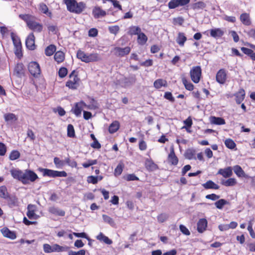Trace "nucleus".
<instances>
[{
	"instance_id": "nucleus-1",
	"label": "nucleus",
	"mask_w": 255,
	"mask_h": 255,
	"mask_svg": "<svg viewBox=\"0 0 255 255\" xmlns=\"http://www.w3.org/2000/svg\"><path fill=\"white\" fill-rule=\"evenodd\" d=\"M67 9L75 13H80L85 7V4L83 2H77L75 0H64Z\"/></svg>"
},
{
	"instance_id": "nucleus-2",
	"label": "nucleus",
	"mask_w": 255,
	"mask_h": 255,
	"mask_svg": "<svg viewBox=\"0 0 255 255\" xmlns=\"http://www.w3.org/2000/svg\"><path fill=\"white\" fill-rule=\"evenodd\" d=\"M69 250V247L67 246H61L57 244L50 245L48 244L43 245V251L45 253L49 254L56 252H66Z\"/></svg>"
},
{
	"instance_id": "nucleus-3",
	"label": "nucleus",
	"mask_w": 255,
	"mask_h": 255,
	"mask_svg": "<svg viewBox=\"0 0 255 255\" xmlns=\"http://www.w3.org/2000/svg\"><path fill=\"white\" fill-rule=\"evenodd\" d=\"M38 170L42 173L43 176L55 178L57 177H66L67 173L65 171H56L47 168H39Z\"/></svg>"
},
{
	"instance_id": "nucleus-4",
	"label": "nucleus",
	"mask_w": 255,
	"mask_h": 255,
	"mask_svg": "<svg viewBox=\"0 0 255 255\" xmlns=\"http://www.w3.org/2000/svg\"><path fill=\"white\" fill-rule=\"evenodd\" d=\"M202 74V70L201 67L197 66L193 67L190 70V75L191 79L195 83H198L200 80Z\"/></svg>"
},
{
	"instance_id": "nucleus-5",
	"label": "nucleus",
	"mask_w": 255,
	"mask_h": 255,
	"mask_svg": "<svg viewBox=\"0 0 255 255\" xmlns=\"http://www.w3.org/2000/svg\"><path fill=\"white\" fill-rule=\"evenodd\" d=\"M135 75L130 74L128 77H124L119 80V83L124 87H128L132 86L136 82Z\"/></svg>"
},
{
	"instance_id": "nucleus-6",
	"label": "nucleus",
	"mask_w": 255,
	"mask_h": 255,
	"mask_svg": "<svg viewBox=\"0 0 255 255\" xmlns=\"http://www.w3.org/2000/svg\"><path fill=\"white\" fill-rule=\"evenodd\" d=\"M28 70L30 73L34 77H37L41 73V70L39 65L36 62H31L29 63L28 66Z\"/></svg>"
},
{
	"instance_id": "nucleus-7",
	"label": "nucleus",
	"mask_w": 255,
	"mask_h": 255,
	"mask_svg": "<svg viewBox=\"0 0 255 255\" xmlns=\"http://www.w3.org/2000/svg\"><path fill=\"white\" fill-rule=\"evenodd\" d=\"M24 175L25 176V179L23 180L22 184L24 185L28 184L29 181L34 182L38 178L37 174L31 170H25Z\"/></svg>"
},
{
	"instance_id": "nucleus-8",
	"label": "nucleus",
	"mask_w": 255,
	"mask_h": 255,
	"mask_svg": "<svg viewBox=\"0 0 255 255\" xmlns=\"http://www.w3.org/2000/svg\"><path fill=\"white\" fill-rule=\"evenodd\" d=\"M10 172L12 177L14 179H16L22 183L23 182V180L25 179V177L24 175V171L18 169L13 168L10 170Z\"/></svg>"
},
{
	"instance_id": "nucleus-9",
	"label": "nucleus",
	"mask_w": 255,
	"mask_h": 255,
	"mask_svg": "<svg viewBox=\"0 0 255 255\" xmlns=\"http://www.w3.org/2000/svg\"><path fill=\"white\" fill-rule=\"evenodd\" d=\"M227 77V72L225 69H221L216 74V81L220 84H224L226 81Z\"/></svg>"
},
{
	"instance_id": "nucleus-10",
	"label": "nucleus",
	"mask_w": 255,
	"mask_h": 255,
	"mask_svg": "<svg viewBox=\"0 0 255 255\" xmlns=\"http://www.w3.org/2000/svg\"><path fill=\"white\" fill-rule=\"evenodd\" d=\"M130 48L127 46L125 48L116 47L114 49L115 55L119 57H124L128 54L130 51Z\"/></svg>"
},
{
	"instance_id": "nucleus-11",
	"label": "nucleus",
	"mask_w": 255,
	"mask_h": 255,
	"mask_svg": "<svg viewBox=\"0 0 255 255\" xmlns=\"http://www.w3.org/2000/svg\"><path fill=\"white\" fill-rule=\"evenodd\" d=\"M25 45L27 49L33 50L35 48V37L33 33H31L27 36Z\"/></svg>"
},
{
	"instance_id": "nucleus-12",
	"label": "nucleus",
	"mask_w": 255,
	"mask_h": 255,
	"mask_svg": "<svg viewBox=\"0 0 255 255\" xmlns=\"http://www.w3.org/2000/svg\"><path fill=\"white\" fill-rule=\"evenodd\" d=\"M86 106H87L86 104L82 101L75 104L74 107L72 109V111L76 117H79L81 114L83 108Z\"/></svg>"
},
{
	"instance_id": "nucleus-13",
	"label": "nucleus",
	"mask_w": 255,
	"mask_h": 255,
	"mask_svg": "<svg viewBox=\"0 0 255 255\" xmlns=\"http://www.w3.org/2000/svg\"><path fill=\"white\" fill-rule=\"evenodd\" d=\"M27 26L30 29L37 32H40L43 29L42 24L32 20L31 21H27Z\"/></svg>"
},
{
	"instance_id": "nucleus-14",
	"label": "nucleus",
	"mask_w": 255,
	"mask_h": 255,
	"mask_svg": "<svg viewBox=\"0 0 255 255\" xmlns=\"http://www.w3.org/2000/svg\"><path fill=\"white\" fill-rule=\"evenodd\" d=\"M168 160L169 163L173 165H176L178 163V159L175 154L173 146L170 147V153L168 155Z\"/></svg>"
},
{
	"instance_id": "nucleus-15",
	"label": "nucleus",
	"mask_w": 255,
	"mask_h": 255,
	"mask_svg": "<svg viewBox=\"0 0 255 255\" xmlns=\"http://www.w3.org/2000/svg\"><path fill=\"white\" fill-rule=\"evenodd\" d=\"M92 14L95 18H99L105 16L107 14V12L100 7L95 6L93 9Z\"/></svg>"
},
{
	"instance_id": "nucleus-16",
	"label": "nucleus",
	"mask_w": 255,
	"mask_h": 255,
	"mask_svg": "<svg viewBox=\"0 0 255 255\" xmlns=\"http://www.w3.org/2000/svg\"><path fill=\"white\" fill-rule=\"evenodd\" d=\"M208 222L205 218L200 219L197 223V231L200 233H203L207 227Z\"/></svg>"
},
{
	"instance_id": "nucleus-17",
	"label": "nucleus",
	"mask_w": 255,
	"mask_h": 255,
	"mask_svg": "<svg viewBox=\"0 0 255 255\" xmlns=\"http://www.w3.org/2000/svg\"><path fill=\"white\" fill-rule=\"evenodd\" d=\"M218 174L222 175L225 178H229L233 174L232 168L231 167L221 168L218 170Z\"/></svg>"
},
{
	"instance_id": "nucleus-18",
	"label": "nucleus",
	"mask_w": 255,
	"mask_h": 255,
	"mask_svg": "<svg viewBox=\"0 0 255 255\" xmlns=\"http://www.w3.org/2000/svg\"><path fill=\"white\" fill-rule=\"evenodd\" d=\"M1 232L4 237L10 239L14 240L16 238L15 233L9 230L7 228H3L1 229Z\"/></svg>"
},
{
	"instance_id": "nucleus-19",
	"label": "nucleus",
	"mask_w": 255,
	"mask_h": 255,
	"mask_svg": "<svg viewBox=\"0 0 255 255\" xmlns=\"http://www.w3.org/2000/svg\"><path fill=\"white\" fill-rule=\"evenodd\" d=\"M224 34V31L220 28H216L210 30L211 36L218 38L221 37Z\"/></svg>"
},
{
	"instance_id": "nucleus-20",
	"label": "nucleus",
	"mask_w": 255,
	"mask_h": 255,
	"mask_svg": "<svg viewBox=\"0 0 255 255\" xmlns=\"http://www.w3.org/2000/svg\"><path fill=\"white\" fill-rule=\"evenodd\" d=\"M236 102L237 104H240L244 100L245 97V91L243 89H240L239 91L235 94Z\"/></svg>"
},
{
	"instance_id": "nucleus-21",
	"label": "nucleus",
	"mask_w": 255,
	"mask_h": 255,
	"mask_svg": "<svg viewBox=\"0 0 255 255\" xmlns=\"http://www.w3.org/2000/svg\"><path fill=\"white\" fill-rule=\"evenodd\" d=\"M202 186L205 189H215L217 190L220 188V186L214 183L212 180H208L206 183L202 184Z\"/></svg>"
},
{
	"instance_id": "nucleus-22",
	"label": "nucleus",
	"mask_w": 255,
	"mask_h": 255,
	"mask_svg": "<svg viewBox=\"0 0 255 255\" xmlns=\"http://www.w3.org/2000/svg\"><path fill=\"white\" fill-rule=\"evenodd\" d=\"M24 66L22 63H18L14 68V73L18 77L24 76Z\"/></svg>"
},
{
	"instance_id": "nucleus-23",
	"label": "nucleus",
	"mask_w": 255,
	"mask_h": 255,
	"mask_svg": "<svg viewBox=\"0 0 255 255\" xmlns=\"http://www.w3.org/2000/svg\"><path fill=\"white\" fill-rule=\"evenodd\" d=\"M48 211L51 214L59 216H64L65 214L64 211L55 207H50L48 209Z\"/></svg>"
},
{
	"instance_id": "nucleus-24",
	"label": "nucleus",
	"mask_w": 255,
	"mask_h": 255,
	"mask_svg": "<svg viewBox=\"0 0 255 255\" xmlns=\"http://www.w3.org/2000/svg\"><path fill=\"white\" fill-rule=\"evenodd\" d=\"M240 20L245 25L249 26L251 24V21L249 14L243 13L240 15Z\"/></svg>"
},
{
	"instance_id": "nucleus-25",
	"label": "nucleus",
	"mask_w": 255,
	"mask_h": 255,
	"mask_svg": "<svg viewBox=\"0 0 255 255\" xmlns=\"http://www.w3.org/2000/svg\"><path fill=\"white\" fill-rule=\"evenodd\" d=\"M210 122L216 125H223L226 124L225 120L221 117L212 116L210 117Z\"/></svg>"
},
{
	"instance_id": "nucleus-26",
	"label": "nucleus",
	"mask_w": 255,
	"mask_h": 255,
	"mask_svg": "<svg viewBox=\"0 0 255 255\" xmlns=\"http://www.w3.org/2000/svg\"><path fill=\"white\" fill-rule=\"evenodd\" d=\"M196 154V150L193 148H189L186 150L184 153V156L186 159H196V157L195 156Z\"/></svg>"
},
{
	"instance_id": "nucleus-27",
	"label": "nucleus",
	"mask_w": 255,
	"mask_h": 255,
	"mask_svg": "<svg viewBox=\"0 0 255 255\" xmlns=\"http://www.w3.org/2000/svg\"><path fill=\"white\" fill-rule=\"evenodd\" d=\"M96 239L99 241L103 242L107 245H111L113 243L111 239L101 232L96 237Z\"/></svg>"
},
{
	"instance_id": "nucleus-28",
	"label": "nucleus",
	"mask_w": 255,
	"mask_h": 255,
	"mask_svg": "<svg viewBox=\"0 0 255 255\" xmlns=\"http://www.w3.org/2000/svg\"><path fill=\"white\" fill-rule=\"evenodd\" d=\"M10 36L14 47L22 46L20 39L15 33L11 32Z\"/></svg>"
},
{
	"instance_id": "nucleus-29",
	"label": "nucleus",
	"mask_w": 255,
	"mask_h": 255,
	"mask_svg": "<svg viewBox=\"0 0 255 255\" xmlns=\"http://www.w3.org/2000/svg\"><path fill=\"white\" fill-rule=\"evenodd\" d=\"M233 169L234 170L235 174L239 177H245L246 174L244 171L243 170L242 167L239 165H235L233 167Z\"/></svg>"
},
{
	"instance_id": "nucleus-30",
	"label": "nucleus",
	"mask_w": 255,
	"mask_h": 255,
	"mask_svg": "<svg viewBox=\"0 0 255 255\" xmlns=\"http://www.w3.org/2000/svg\"><path fill=\"white\" fill-rule=\"evenodd\" d=\"M120 123L117 121H115L109 127V131L110 133L116 132L120 128Z\"/></svg>"
},
{
	"instance_id": "nucleus-31",
	"label": "nucleus",
	"mask_w": 255,
	"mask_h": 255,
	"mask_svg": "<svg viewBox=\"0 0 255 255\" xmlns=\"http://www.w3.org/2000/svg\"><path fill=\"white\" fill-rule=\"evenodd\" d=\"M187 40V38L183 32H179L176 39L177 43L181 46L184 45V43Z\"/></svg>"
},
{
	"instance_id": "nucleus-32",
	"label": "nucleus",
	"mask_w": 255,
	"mask_h": 255,
	"mask_svg": "<svg viewBox=\"0 0 255 255\" xmlns=\"http://www.w3.org/2000/svg\"><path fill=\"white\" fill-rule=\"evenodd\" d=\"M35 205L32 204H29L27 206V212L26 215L30 219H34L35 214L34 212Z\"/></svg>"
},
{
	"instance_id": "nucleus-33",
	"label": "nucleus",
	"mask_w": 255,
	"mask_h": 255,
	"mask_svg": "<svg viewBox=\"0 0 255 255\" xmlns=\"http://www.w3.org/2000/svg\"><path fill=\"white\" fill-rule=\"evenodd\" d=\"M145 165L146 169L149 171H154L157 168V165L151 160L147 159Z\"/></svg>"
},
{
	"instance_id": "nucleus-34",
	"label": "nucleus",
	"mask_w": 255,
	"mask_h": 255,
	"mask_svg": "<svg viewBox=\"0 0 255 255\" xmlns=\"http://www.w3.org/2000/svg\"><path fill=\"white\" fill-rule=\"evenodd\" d=\"M4 119L5 122L7 123H12L17 120V118L16 115L13 113H7L4 114Z\"/></svg>"
},
{
	"instance_id": "nucleus-35",
	"label": "nucleus",
	"mask_w": 255,
	"mask_h": 255,
	"mask_svg": "<svg viewBox=\"0 0 255 255\" xmlns=\"http://www.w3.org/2000/svg\"><path fill=\"white\" fill-rule=\"evenodd\" d=\"M147 37L142 32L137 35V42L140 45H143L145 44L147 42Z\"/></svg>"
},
{
	"instance_id": "nucleus-36",
	"label": "nucleus",
	"mask_w": 255,
	"mask_h": 255,
	"mask_svg": "<svg viewBox=\"0 0 255 255\" xmlns=\"http://www.w3.org/2000/svg\"><path fill=\"white\" fill-rule=\"evenodd\" d=\"M153 85L155 88L160 89L162 87H166L167 82L164 80L159 79L154 81Z\"/></svg>"
},
{
	"instance_id": "nucleus-37",
	"label": "nucleus",
	"mask_w": 255,
	"mask_h": 255,
	"mask_svg": "<svg viewBox=\"0 0 255 255\" xmlns=\"http://www.w3.org/2000/svg\"><path fill=\"white\" fill-rule=\"evenodd\" d=\"M77 57L80 59L82 61L85 63H88V54L85 53L84 52L79 50L77 53Z\"/></svg>"
},
{
	"instance_id": "nucleus-38",
	"label": "nucleus",
	"mask_w": 255,
	"mask_h": 255,
	"mask_svg": "<svg viewBox=\"0 0 255 255\" xmlns=\"http://www.w3.org/2000/svg\"><path fill=\"white\" fill-rule=\"evenodd\" d=\"M54 59L58 63H61L65 59V54L61 51H58L55 53Z\"/></svg>"
},
{
	"instance_id": "nucleus-39",
	"label": "nucleus",
	"mask_w": 255,
	"mask_h": 255,
	"mask_svg": "<svg viewBox=\"0 0 255 255\" xmlns=\"http://www.w3.org/2000/svg\"><path fill=\"white\" fill-rule=\"evenodd\" d=\"M53 162L56 167L58 169H62L65 165V160H61L57 157L54 158Z\"/></svg>"
},
{
	"instance_id": "nucleus-40",
	"label": "nucleus",
	"mask_w": 255,
	"mask_h": 255,
	"mask_svg": "<svg viewBox=\"0 0 255 255\" xmlns=\"http://www.w3.org/2000/svg\"><path fill=\"white\" fill-rule=\"evenodd\" d=\"M56 50V46L54 45H50L45 50V53L46 56H50L53 54Z\"/></svg>"
},
{
	"instance_id": "nucleus-41",
	"label": "nucleus",
	"mask_w": 255,
	"mask_h": 255,
	"mask_svg": "<svg viewBox=\"0 0 255 255\" xmlns=\"http://www.w3.org/2000/svg\"><path fill=\"white\" fill-rule=\"evenodd\" d=\"M88 63L98 61L100 60V57L97 53L88 54Z\"/></svg>"
},
{
	"instance_id": "nucleus-42",
	"label": "nucleus",
	"mask_w": 255,
	"mask_h": 255,
	"mask_svg": "<svg viewBox=\"0 0 255 255\" xmlns=\"http://www.w3.org/2000/svg\"><path fill=\"white\" fill-rule=\"evenodd\" d=\"M103 220L104 222L109 224L112 227H115L116 224L114 220L110 216L104 214L102 215Z\"/></svg>"
},
{
	"instance_id": "nucleus-43",
	"label": "nucleus",
	"mask_w": 255,
	"mask_h": 255,
	"mask_svg": "<svg viewBox=\"0 0 255 255\" xmlns=\"http://www.w3.org/2000/svg\"><path fill=\"white\" fill-rule=\"evenodd\" d=\"M141 28L139 26H131L129 28V34L132 35H138L139 33H140Z\"/></svg>"
},
{
	"instance_id": "nucleus-44",
	"label": "nucleus",
	"mask_w": 255,
	"mask_h": 255,
	"mask_svg": "<svg viewBox=\"0 0 255 255\" xmlns=\"http://www.w3.org/2000/svg\"><path fill=\"white\" fill-rule=\"evenodd\" d=\"M237 183V181L235 178H230L226 180L222 181V184L225 186H233Z\"/></svg>"
},
{
	"instance_id": "nucleus-45",
	"label": "nucleus",
	"mask_w": 255,
	"mask_h": 255,
	"mask_svg": "<svg viewBox=\"0 0 255 255\" xmlns=\"http://www.w3.org/2000/svg\"><path fill=\"white\" fill-rule=\"evenodd\" d=\"M229 204V202L224 199H221L215 203V205L217 208L222 209L225 205Z\"/></svg>"
},
{
	"instance_id": "nucleus-46",
	"label": "nucleus",
	"mask_w": 255,
	"mask_h": 255,
	"mask_svg": "<svg viewBox=\"0 0 255 255\" xmlns=\"http://www.w3.org/2000/svg\"><path fill=\"white\" fill-rule=\"evenodd\" d=\"M9 194L7 191L6 187L4 186L0 187V197L6 199L8 198Z\"/></svg>"
},
{
	"instance_id": "nucleus-47",
	"label": "nucleus",
	"mask_w": 255,
	"mask_h": 255,
	"mask_svg": "<svg viewBox=\"0 0 255 255\" xmlns=\"http://www.w3.org/2000/svg\"><path fill=\"white\" fill-rule=\"evenodd\" d=\"M8 201L9 205L12 206L17 205V198L15 196H8V198L6 199Z\"/></svg>"
},
{
	"instance_id": "nucleus-48",
	"label": "nucleus",
	"mask_w": 255,
	"mask_h": 255,
	"mask_svg": "<svg viewBox=\"0 0 255 255\" xmlns=\"http://www.w3.org/2000/svg\"><path fill=\"white\" fill-rule=\"evenodd\" d=\"M225 144L227 147L231 149H234L236 146L235 142L230 138L225 140Z\"/></svg>"
},
{
	"instance_id": "nucleus-49",
	"label": "nucleus",
	"mask_w": 255,
	"mask_h": 255,
	"mask_svg": "<svg viewBox=\"0 0 255 255\" xmlns=\"http://www.w3.org/2000/svg\"><path fill=\"white\" fill-rule=\"evenodd\" d=\"M182 82L186 90L191 91L194 89V85L188 82L185 78L182 79Z\"/></svg>"
},
{
	"instance_id": "nucleus-50",
	"label": "nucleus",
	"mask_w": 255,
	"mask_h": 255,
	"mask_svg": "<svg viewBox=\"0 0 255 255\" xmlns=\"http://www.w3.org/2000/svg\"><path fill=\"white\" fill-rule=\"evenodd\" d=\"M67 136L69 137H74L75 136V130L72 125L69 124L68 125Z\"/></svg>"
},
{
	"instance_id": "nucleus-51",
	"label": "nucleus",
	"mask_w": 255,
	"mask_h": 255,
	"mask_svg": "<svg viewBox=\"0 0 255 255\" xmlns=\"http://www.w3.org/2000/svg\"><path fill=\"white\" fill-rule=\"evenodd\" d=\"M20 153L16 150H12L9 154V158L11 160H14L20 157Z\"/></svg>"
},
{
	"instance_id": "nucleus-52",
	"label": "nucleus",
	"mask_w": 255,
	"mask_h": 255,
	"mask_svg": "<svg viewBox=\"0 0 255 255\" xmlns=\"http://www.w3.org/2000/svg\"><path fill=\"white\" fill-rule=\"evenodd\" d=\"M67 164L72 168L76 167L77 163L74 160H71L70 158L67 157L65 159V164Z\"/></svg>"
},
{
	"instance_id": "nucleus-53",
	"label": "nucleus",
	"mask_w": 255,
	"mask_h": 255,
	"mask_svg": "<svg viewBox=\"0 0 255 255\" xmlns=\"http://www.w3.org/2000/svg\"><path fill=\"white\" fill-rule=\"evenodd\" d=\"M97 163V160H96V159H94V160L89 159L87 162L83 163H82V166L84 168H87L89 167L90 166H92V165H95Z\"/></svg>"
},
{
	"instance_id": "nucleus-54",
	"label": "nucleus",
	"mask_w": 255,
	"mask_h": 255,
	"mask_svg": "<svg viewBox=\"0 0 255 255\" xmlns=\"http://www.w3.org/2000/svg\"><path fill=\"white\" fill-rule=\"evenodd\" d=\"M66 86L70 89L75 90L78 88V84H76L75 82H73L72 80H69L66 82Z\"/></svg>"
},
{
	"instance_id": "nucleus-55",
	"label": "nucleus",
	"mask_w": 255,
	"mask_h": 255,
	"mask_svg": "<svg viewBox=\"0 0 255 255\" xmlns=\"http://www.w3.org/2000/svg\"><path fill=\"white\" fill-rule=\"evenodd\" d=\"M109 32L115 35H116L120 30V27L118 25H114L109 26Z\"/></svg>"
},
{
	"instance_id": "nucleus-56",
	"label": "nucleus",
	"mask_w": 255,
	"mask_h": 255,
	"mask_svg": "<svg viewBox=\"0 0 255 255\" xmlns=\"http://www.w3.org/2000/svg\"><path fill=\"white\" fill-rule=\"evenodd\" d=\"M73 235L77 238H82L86 239L88 241H91L92 240L84 233H73Z\"/></svg>"
},
{
	"instance_id": "nucleus-57",
	"label": "nucleus",
	"mask_w": 255,
	"mask_h": 255,
	"mask_svg": "<svg viewBox=\"0 0 255 255\" xmlns=\"http://www.w3.org/2000/svg\"><path fill=\"white\" fill-rule=\"evenodd\" d=\"M169 9H174L179 6L177 0H171L168 3Z\"/></svg>"
},
{
	"instance_id": "nucleus-58",
	"label": "nucleus",
	"mask_w": 255,
	"mask_h": 255,
	"mask_svg": "<svg viewBox=\"0 0 255 255\" xmlns=\"http://www.w3.org/2000/svg\"><path fill=\"white\" fill-rule=\"evenodd\" d=\"M67 69L65 67H61L58 71V75L60 78L65 77L67 74Z\"/></svg>"
},
{
	"instance_id": "nucleus-59",
	"label": "nucleus",
	"mask_w": 255,
	"mask_h": 255,
	"mask_svg": "<svg viewBox=\"0 0 255 255\" xmlns=\"http://www.w3.org/2000/svg\"><path fill=\"white\" fill-rule=\"evenodd\" d=\"M87 182L89 183L96 184L98 182V177L92 175L89 176L87 177Z\"/></svg>"
},
{
	"instance_id": "nucleus-60",
	"label": "nucleus",
	"mask_w": 255,
	"mask_h": 255,
	"mask_svg": "<svg viewBox=\"0 0 255 255\" xmlns=\"http://www.w3.org/2000/svg\"><path fill=\"white\" fill-rule=\"evenodd\" d=\"M14 54L18 58H21L22 56V46L14 47Z\"/></svg>"
},
{
	"instance_id": "nucleus-61",
	"label": "nucleus",
	"mask_w": 255,
	"mask_h": 255,
	"mask_svg": "<svg viewBox=\"0 0 255 255\" xmlns=\"http://www.w3.org/2000/svg\"><path fill=\"white\" fill-rule=\"evenodd\" d=\"M86 252L84 250H81L78 252L70 250L68 252V255H85Z\"/></svg>"
},
{
	"instance_id": "nucleus-62",
	"label": "nucleus",
	"mask_w": 255,
	"mask_h": 255,
	"mask_svg": "<svg viewBox=\"0 0 255 255\" xmlns=\"http://www.w3.org/2000/svg\"><path fill=\"white\" fill-rule=\"evenodd\" d=\"M123 166L121 164H119L114 171V174L116 176H118L121 174L123 171Z\"/></svg>"
},
{
	"instance_id": "nucleus-63",
	"label": "nucleus",
	"mask_w": 255,
	"mask_h": 255,
	"mask_svg": "<svg viewBox=\"0 0 255 255\" xmlns=\"http://www.w3.org/2000/svg\"><path fill=\"white\" fill-rule=\"evenodd\" d=\"M179 229L181 232L184 235L189 236L190 235V232L189 230L183 225H180L179 226Z\"/></svg>"
},
{
	"instance_id": "nucleus-64",
	"label": "nucleus",
	"mask_w": 255,
	"mask_h": 255,
	"mask_svg": "<svg viewBox=\"0 0 255 255\" xmlns=\"http://www.w3.org/2000/svg\"><path fill=\"white\" fill-rule=\"evenodd\" d=\"M164 98L168 100L169 101H170L171 102H174L175 101V99L173 97L172 93L169 92H165L164 93Z\"/></svg>"
}]
</instances>
